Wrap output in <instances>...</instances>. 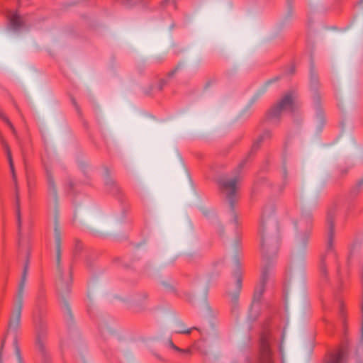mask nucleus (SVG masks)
I'll use <instances>...</instances> for the list:
<instances>
[{"label": "nucleus", "instance_id": "29", "mask_svg": "<svg viewBox=\"0 0 363 363\" xmlns=\"http://www.w3.org/2000/svg\"><path fill=\"white\" fill-rule=\"evenodd\" d=\"M28 265H29V260H28V257L27 260L25 263L23 269L21 277L27 278L28 272Z\"/></svg>", "mask_w": 363, "mask_h": 363}, {"label": "nucleus", "instance_id": "25", "mask_svg": "<svg viewBox=\"0 0 363 363\" xmlns=\"http://www.w3.org/2000/svg\"><path fill=\"white\" fill-rule=\"evenodd\" d=\"M0 118H1L9 126V128L11 129L13 133L14 134V135L16 138H18L16 130L14 126L13 125L11 122L9 121V119L1 111H0Z\"/></svg>", "mask_w": 363, "mask_h": 363}, {"label": "nucleus", "instance_id": "31", "mask_svg": "<svg viewBox=\"0 0 363 363\" xmlns=\"http://www.w3.org/2000/svg\"><path fill=\"white\" fill-rule=\"evenodd\" d=\"M167 82L166 79H162L160 80L157 89L158 91H162L164 88V86L167 84Z\"/></svg>", "mask_w": 363, "mask_h": 363}, {"label": "nucleus", "instance_id": "36", "mask_svg": "<svg viewBox=\"0 0 363 363\" xmlns=\"http://www.w3.org/2000/svg\"><path fill=\"white\" fill-rule=\"evenodd\" d=\"M288 7H289V13L290 15L292 13V0H287Z\"/></svg>", "mask_w": 363, "mask_h": 363}, {"label": "nucleus", "instance_id": "3", "mask_svg": "<svg viewBox=\"0 0 363 363\" xmlns=\"http://www.w3.org/2000/svg\"><path fill=\"white\" fill-rule=\"evenodd\" d=\"M239 181L240 178L238 176L230 179L220 178L218 180L220 190L225 196L229 203L230 216L235 229L238 227V216L235 211V204L239 198L238 187Z\"/></svg>", "mask_w": 363, "mask_h": 363}, {"label": "nucleus", "instance_id": "19", "mask_svg": "<svg viewBox=\"0 0 363 363\" xmlns=\"http://www.w3.org/2000/svg\"><path fill=\"white\" fill-rule=\"evenodd\" d=\"M313 222V216L310 211H304L301 215L299 223L301 225H306V228H311Z\"/></svg>", "mask_w": 363, "mask_h": 363}, {"label": "nucleus", "instance_id": "12", "mask_svg": "<svg viewBox=\"0 0 363 363\" xmlns=\"http://www.w3.org/2000/svg\"><path fill=\"white\" fill-rule=\"evenodd\" d=\"M47 303L46 289L41 284L38 290L35 297V309L38 315H43L44 308Z\"/></svg>", "mask_w": 363, "mask_h": 363}, {"label": "nucleus", "instance_id": "32", "mask_svg": "<svg viewBox=\"0 0 363 363\" xmlns=\"http://www.w3.org/2000/svg\"><path fill=\"white\" fill-rule=\"evenodd\" d=\"M42 353V363H52L50 357L48 356L45 350H44V353Z\"/></svg>", "mask_w": 363, "mask_h": 363}, {"label": "nucleus", "instance_id": "30", "mask_svg": "<svg viewBox=\"0 0 363 363\" xmlns=\"http://www.w3.org/2000/svg\"><path fill=\"white\" fill-rule=\"evenodd\" d=\"M181 67L182 65L179 63L172 71L168 72L167 77H172L176 74V72L181 68Z\"/></svg>", "mask_w": 363, "mask_h": 363}, {"label": "nucleus", "instance_id": "41", "mask_svg": "<svg viewBox=\"0 0 363 363\" xmlns=\"http://www.w3.org/2000/svg\"><path fill=\"white\" fill-rule=\"evenodd\" d=\"M182 352V353H188V354H189V353H191V350H189V349H187V350H184V349H182V352Z\"/></svg>", "mask_w": 363, "mask_h": 363}, {"label": "nucleus", "instance_id": "27", "mask_svg": "<svg viewBox=\"0 0 363 363\" xmlns=\"http://www.w3.org/2000/svg\"><path fill=\"white\" fill-rule=\"evenodd\" d=\"M142 0H125L123 1V6L125 8L130 9L133 6H135L136 4L140 3Z\"/></svg>", "mask_w": 363, "mask_h": 363}, {"label": "nucleus", "instance_id": "21", "mask_svg": "<svg viewBox=\"0 0 363 363\" xmlns=\"http://www.w3.org/2000/svg\"><path fill=\"white\" fill-rule=\"evenodd\" d=\"M309 238V233H306L296 238V246L299 250H304L306 248Z\"/></svg>", "mask_w": 363, "mask_h": 363}, {"label": "nucleus", "instance_id": "15", "mask_svg": "<svg viewBox=\"0 0 363 363\" xmlns=\"http://www.w3.org/2000/svg\"><path fill=\"white\" fill-rule=\"evenodd\" d=\"M27 278L21 277L13 303L23 305L25 288Z\"/></svg>", "mask_w": 363, "mask_h": 363}, {"label": "nucleus", "instance_id": "46", "mask_svg": "<svg viewBox=\"0 0 363 363\" xmlns=\"http://www.w3.org/2000/svg\"><path fill=\"white\" fill-rule=\"evenodd\" d=\"M359 2L362 4L363 3V0H360Z\"/></svg>", "mask_w": 363, "mask_h": 363}, {"label": "nucleus", "instance_id": "13", "mask_svg": "<svg viewBox=\"0 0 363 363\" xmlns=\"http://www.w3.org/2000/svg\"><path fill=\"white\" fill-rule=\"evenodd\" d=\"M234 277L235 279V291L229 294L230 296L231 301L234 304H236L238 301L239 294L242 289V274L238 269L234 273Z\"/></svg>", "mask_w": 363, "mask_h": 363}, {"label": "nucleus", "instance_id": "44", "mask_svg": "<svg viewBox=\"0 0 363 363\" xmlns=\"http://www.w3.org/2000/svg\"><path fill=\"white\" fill-rule=\"evenodd\" d=\"M337 274H340V269L339 267H337Z\"/></svg>", "mask_w": 363, "mask_h": 363}, {"label": "nucleus", "instance_id": "43", "mask_svg": "<svg viewBox=\"0 0 363 363\" xmlns=\"http://www.w3.org/2000/svg\"><path fill=\"white\" fill-rule=\"evenodd\" d=\"M174 350L177 351V352H182V349L178 347L177 346H174V348H173Z\"/></svg>", "mask_w": 363, "mask_h": 363}, {"label": "nucleus", "instance_id": "4", "mask_svg": "<svg viewBox=\"0 0 363 363\" xmlns=\"http://www.w3.org/2000/svg\"><path fill=\"white\" fill-rule=\"evenodd\" d=\"M55 239L56 244V262L57 272V287L61 293H69L72 281V269L65 273L61 266V235L57 225L55 227Z\"/></svg>", "mask_w": 363, "mask_h": 363}, {"label": "nucleus", "instance_id": "1", "mask_svg": "<svg viewBox=\"0 0 363 363\" xmlns=\"http://www.w3.org/2000/svg\"><path fill=\"white\" fill-rule=\"evenodd\" d=\"M275 205L272 203L264 206L262 210L259 233L261 237V252L262 266L260 281L255 288L252 303H259L265 290L273 260L276 257L279 249L277 237V223L274 216Z\"/></svg>", "mask_w": 363, "mask_h": 363}, {"label": "nucleus", "instance_id": "28", "mask_svg": "<svg viewBox=\"0 0 363 363\" xmlns=\"http://www.w3.org/2000/svg\"><path fill=\"white\" fill-rule=\"evenodd\" d=\"M361 189H362V188L356 184L354 186H352V188L351 189V190L350 191V196H352V197L357 196L361 191Z\"/></svg>", "mask_w": 363, "mask_h": 363}, {"label": "nucleus", "instance_id": "42", "mask_svg": "<svg viewBox=\"0 0 363 363\" xmlns=\"http://www.w3.org/2000/svg\"><path fill=\"white\" fill-rule=\"evenodd\" d=\"M169 346L173 349L174 346H176L171 340H169Z\"/></svg>", "mask_w": 363, "mask_h": 363}, {"label": "nucleus", "instance_id": "40", "mask_svg": "<svg viewBox=\"0 0 363 363\" xmlns=\"http://www.w3.org/2000/svg\"><path fill=\"white\" fill-rule=\"evenodd\" d=\"M295 72V67L294 66H291V67L289 69V74H294Z\"/></svg>", "mask_w": 363, "mask_h": 363}, {"label": "nucleus", "instance_id": "18", "mask_svg": "<svg viewBox=\"0 0 363 363\" xmlns=\"http://www.w3.org/2000/svg\"><path fill=\"white\" fill-rule=\"evenodd\" d=\"M9 20L11 29L14 31H18L23 26L21 16L16 12L9 15Z\"/></svg>", "mask_w": 363, "mask_h": 363}, {"label": "nucleus", "instance_id": "35", "mask_svg": "<svg viewBox=\"0 0 363 363\" xmlns=\"http://www.w3.org/2000/svg\"><path fill=\"white\" fill-rule=\"evenodd\" d=\"M64 303H65V308H66V310H67V311L68 315H69L70 317H72V314H71V309H70V308H69V306L68 303H67V301H64Z\"/></svg>", "mask_w": 363, "mask_h": 363}, {"label": "nucleus", "instance_id": "37", "mask_svg": "<svg viewBox=\"0 0 363 363\" xmlns=\"http://www.w3.org/2000/svg\"><path fill=\"white\" fill-rule=\"evenodd\" d=\"M340 315H342V316H344V315H345V311H344V309H343V305H342V303H340Z\"/></svg>", "mask_w": 363, "mask_h": 363}, {"label": "nucleus", "instance_id": "11", "mask_svg": "<svg viewBox=\"0 0 363 363\" xmlns=\"http://www.w3.org/2000/svg\"><path fill=\"white\" fill-rule=\"evenodd\" d=\"M348 357V345L342 346L337 352L330 353L326 363H347Z\"/></svg>", "mask_w": 363, "mask_h": 363}, {"label": "nucleus", "instance_id": "14", "mask_svg": "<svg viewBox=\"0 0 363 363\" xmlns=\"http://www.w3.org/2000/svg\"><path fill=\"white\" fill-rule=\"evenodd\" d=\"M260 355L264 363H271V350L267 340L262 337L260 340Z\"/></svg>", "mask_w": 363, "mask_h": 363}, {"label": "nucleus", "instance_id": "23", "mask_svg": "<svg viewBox=\"0 0 363 363\" xmlns=\"http://www.w3.org/2000/svg\"><path fill=\"white\" fill-rule=\"evenodd\" d=\"M350 167L347 164H340L337 167V174L338 177H342L346 175Z\"/></svg>", "mask_w": 363, "mask_h": 363}, {"label": "nucleus", "instance_id": "39", "mask_svg": "<svg viewBox=\"0 0 363 363\" xmlns=\"http://www.w3.org/2000/svg\"><path fill=\"white\" fill-rule=\"evenodd\" d=\"M245 162H246V160H243V161H242V162L239 164L238 168H239V169H242V168L243 167V166L245 165Z\"/></svg>", "mask_w": 363, "mask_h": 363}, {"label": "nucleus", "instance_id": "9", "mask_svg": "<svg viewBox=\"0 0 363 363\" xmlns=\"http://www.w3.org/2000/svg\"><path fill=\"white\" fill-rule=\"evenodd\" d=\"M23 305L13 303L9 318L8 330L16 333L21 326V313Z\"/></svg>", "mask_w": 363, "mask_h": 363}, {"label": "nucleus", "instance_id": "24", "mask_svg": "<svg viewBox=\"0 0 363 363\" xmlns=\"http://www.w3.org/2000/svg\"><path fill=\"white\" fill-rule=\"evenodd\" d=\"M161 6L164 9H177L176 0H163L161 2Z\"/></svg>", "mask_w": 363, "mask_h": 363}, {"label": "nucleus", "instance_id": "45", "mask_svg": "<svg viewBox=\"0 0 363 363\" xmlns=\"http://www.w3.org/2000/svg\"><path fill=\"white\" fill-rule=\"evenodd\" d=\"M237 239L238 240L239 239V235H238V233L237 232Z\"/></svg>", "mask_w": 363, "mask_h": 363}, {"label": "nucleus", "instance_id": "33", "mask_svg": "<svg viewBox=\"0 0 363 363\" xmlns=\"http://www.w3.org/2000/svg\"><path fill=\"white\" fill-rule=\"evenodd\" d=\"M72 104L74 106L77 111L78 112L79 114H80L81 113V111H80L79 106L77 104L76 100L74 99H72Z\"/></svg>", "mask_w": 363, "mask_h": 363}, {"label": "nucleus", "instance_id": "10", "mask_svg": "<svg viewBox=\"0 0 363 363\" xmlns=\"http://www.w3.org/2000/svg\"><path fill=\"white\" fill-rule=\"evenodd\" d=\"M46 183L48 186V193L52 196L56 203L58 201L57 189L55 182L52 169L48 166H45Z\"/></svg>", "mask_w": 363, "mask_h": 363}, {"label": "nucleus", "instance_id": "17", "mask_svg": "<svg viewBox=\"0 0 363 363\" xmlns=\"http://www.w3.org/2000/svg\"><path fill=\"white\" fill-rule=\"evenodd\" d=\"M272 132L269 130H264L259 138L254 142L250 154L255 152L261 146V144L267 140H269L272 138Z\"/></svg>", "mask_w": 363, "mask_h": 363}, {"label": "nucleus", "instance_id": "5", "mask_svg": "<svg viewBox=\"0 0 363 363\" xmlns=\"http://www.w3.org/2000/svg\"><path fill=\"white\" fill-rule=\"evenodd\" d=\"M294 110V103L291 93L286 94L280 101L273 106L267 113V119L274 123L279 121L281 116L284 111Z\"/></svg>", "mask_w": 363, "mask_h": 363}, {"label": "nucleus", "instance_id": "34", "mask_svg": "<svg viewBox=\"0 0 363 363\" xmlns=\"http://www.w3.org/2000/svg\"><path fill=\"white\" fill-rule=\"evenodd\" d=\"M280 79L279 77H276L266 82V85H269L273 82H277Z\"/></svg>", "mask_w": 363, "mask_h": 363}, {"label": "nucleus", "instance_id": "38", "mask_svg": "<svg viewBox=\"0 0 363 363\" xmlns=\"http://www.w3.org/2000/svg\"><path fill=\"white\" fill-rule=\"evenodd\" d=\"M359 186H360L361 188H362L363 186V177L359 179L357 182L356 183Z\"/></svg>", "mask_w": 363, "mask_h": 363}, {"label": "nucleus", "instance_id": "7", "mask_svg": "<svg viewBox=\"0 0 363 363\" xmlns=\"http://www.w3.org/2000/svg\"><path fill=\"white\" fill-rule=\"evenodd\" d=\"M318 86L319 82L318 76L311 69L310 75V88L312 91L313 104L316 111L317 117L320 121H322L323 118V112L320 108L321 98L319 93L318 92Z\"/></svg>", "mask_w": 363, "mask_h": 363}, {"label": "nucleus", "instance_id": "8", "mask_svg": "<svg viewBox=\"0 0 363 363\" xmlns=\"http://www.w3.org/2000/svg\"><path fill=\"white\" fill-rule=\"evenodd\" d=\"M35 327L36 332V345L39 351L44 353L45 345L43 340L46 337L48 327L46 323L43 320L42 315H38V318L35 320Z\"/></svg>", "mask_w": 363, "mask_h": 363}, {"label": "nucleus", "instance_id": "22", "mask_svg": "<svg viewBox=\"0 0 363 363\" xmlns=\"http://www.w3.org/2000/svg\"><path fill=\"white\" fill-rule=\"evenodd\" d=\"M359 250L363 251V235L358 237L352 245L350 252V257Z\"/></svg>", "mask_w": 363, "mask_h": 363}, {"label": "nucleus", "instance_id": "20", "mask_svg": "<svg viewBox=\"0 0 363 363\" xmlns=\"http://www.w3.org/2000/svg\"><path fill=\"white\" fill-rule=\"evenodd\" d=\"M176 329L174 332L179 334H190L192 330L197 329L195 327L191 328H186L184 323L181 320H177L175 322Z\"/></svg>", "mask_w": 363, "mask_h": 363}, {"label": "nucleus", "instance_id": "2", "mask_svg": "<svg viewBox=\"0 0 363 363\" xmlns=\"http://www.w3.org/2000/svg\"><path fill=\"white\" fill-rule=\"evenodd\" d=\"M336 207L330 208L327 213L328 235L326 252L321 257L319 265L320 272L322 278L328 279V266L337 261V253L333 246L335 235L334 218L335 216Z\"/></svg>", "mask_w": 363, "mask_h": 363}, {"label": "nucleus", "instance_id": "26", "mask_svg": "<svg viewBox=\"0 0 363 363\" xmlns=\"http://www.w3.org/2000/svg\"><path fill=\"white\" fill-rule=\"evenodd\" d=\"M13 345H14L15 353H16V357L18 359V363H23V357L21 354L20 347L18 345L16 339H15V340H14Z\"/></svg>", "mask_w": 363, "mask_h": 363}, {"label": "nucleus", "instance_id": "6", "mask_svg": "<svg viewBox=\"0 0 363 363\" xmlns=\"http://www.w3.org/2000/svg\"><path fill=\"white\" fill-rule=\"evenodd\" d=\"M0 143L6 154L7 159H8L10 169H11V172L12 173L13 179L15 182L16 202V206H17L16 213H17V218H18V231L20 232L21 221L20 208H19V191H18V187L17 185L16 177V174H15V169H14V165H13V162L10 147H9L7 142L5 140V139L4 138V137L2 136L1 133H0Z\"/></svg>", "mask_w": 363, "mask_h": 363}, {"label": "nucleus", "instance_id": "16", "mask_svg": "<svg viewBox=\"0 0 363 363\" xmlns=\"http://www.w3.org/2000/svg\"><path fill=\"white\" fill-rule=\"evenodd\" d=\"M105 186L107 189L113 194H118L120 188L115 181L110 177L108 169H106Z\"/></svg>", "mask_w": 363, "mask_h": 363}]
</instances>
